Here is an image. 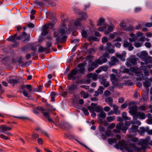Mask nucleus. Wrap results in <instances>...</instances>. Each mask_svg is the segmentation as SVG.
Wrapping results in <instances>:
<instances>
[{
  "mask_svg": "<svg viewBox=\"0 0 152 152\" xmlns=\"http://www.w3.org/2000/svg\"><path fill=\"white\" fill-rule=\"evenodd\" d=\"M85 71L84 67H82L78 69H73L68 74V79L69 80H73L78 79L81 75L85 74Z\"/></svg>",
  "mask_w": 152,
  "mask_h": 152,
  "instance_id": "obj_1",
  "label": "nucleus"
},
{
  "mask_svg": "<svg viewBox=\"0 0 152 152\" xmlns=\"http://www.w3.org/2000/svg\"><path fill=\"white\" fill-rule=\"evenodd\" d=\"M96 105H91V106H88L87 107V108L89 110L90 112H91L92 111H94Z\"/></svg>",
  "mask_w": 152,
  "mask_h": 152,
  "instance_id": "obj_25",
  "label": "nucleus"
},
{
  "mask_svg": "<svg viewBox=\"0 0 152 152\" xmlns=\"http://www.w3.org/2000/svg\"><path fill=\"white\" fill-rule=\"evenodd\" d=\"M0 129L2 130V132L4 133H6V131L12 129L11 127H7L6 125L0 126Z\"/></svg>",
  "mask_w": 152,
  "mask_h": 152,
  "instance_id": "obj_16",
  "label": "nucleus"
},
{
  "mask_svg": "<svg viewBox=\"0 0 152 152\" xmlns=\"http://www.w3.org/2000/svg\"><path fill=\"white\" fill-rule=\"evenodd\" d=\"M117 119L118 121L120 122L118 123L116 126L117 129H121L122 132L124 133H125L127 129V128L124 126V124L123 122V119L121 117H118Z\"/></svg>",
  "mask_w": 152,
  "mask_h": 152,
  "instance_id": "obj_6",
  "label": "nucleus"
},
{
  "mask_svg": "<svg viewBox=\"0 0 152 152\" xmlns=\"http://www.w3.org/2000/svg\"><path fill=\"white\" fill-rule=\"evenodd\" d=\"M45 51H46L47 52V48H43L42 46H40L39 47L38 50L39 53L43 52Z\"/></svg>",
  "mask_w": 152,
  "mask_h": 152,
  "instance_id": "obj_32",
  "label": "nucleus"
},
{
  "mask_svg": "<svg viewBox=\"0 0 152 152\" xmlns=\"http://www.w3.org/2000/svg\"><path fill=\"white\" fill-rule=\"evenodd\" d=\"M135 74V75L137 76H142L143 75L142 73H141L140 71H138V70L136 72Z\"/></svg>",
  "mask_w": 152,
  "mask_h": 152,
  "instance_id": "obj_56",
  "label": "nucleus"
},
{
  "mask_svg": "<svg viewBox=\"0 0 152 152\" xmlns=\"http://www.w3.org/2000/svg\"><path fill=\"white\" fill-rule=\"evenodd\" d=\"M88 109H86V108L82 107V108L81 110L83 111L84 114L86 115H88L89 113L88 111Z\"/></svg>",
  "mask_w": 152,
  "mask_h": 152,
  "instance_id": "obj_35",
  "label": "nucleus"
},
{
  "mask_svg": "<svg viewBox=\"0 0 152 152\" xmlns=\"http://www.w3.org/2000/svg\"><path fill=\"white\" fill-rule=\"evenodd\" d=\"M31 48V50L33 51H36L37 47L34 44H31L30 45Z\"/></svg>",
  "mask_w": 152,
  "mask_h": 152,
  "instance_id": "obj_49",
  "label": "nucleus"
},
{
  "mask_svg": "<svg viewBox=\"0 0 152 152\" xmlns=\"http://www.w3.org/2000/svg\"><path fill=\"white\" fill-rule=\"evenodd\" d=\"M52 45V44L51 42H48L47 43V47L46 48H47V53H49L50 52V48L51 47Z\"/></svg>",
  "mask_w": 152,
  "mask_h": 152,
  "instance_id": "obj_29",
  "label": "nucleus"
},
{
  "mask_svg": "<svg viewBox=\"0 0 152 152\" xmlns=\"http://www.w3.org/2000/svg\"><path fill=\"white\" fill-rule=\"evenodd\" d=\"M23 95L26 97H29L30 96L28 94L25 90H24L23 92Z\"/></svg>",
  "mask_w": 152,
  "mask_h": 152,
  "instance_id": "obj_51",
  "label": "nucleus"
},
{
  "mask_svg": "<svg viewBox=\"0 0 152 152\" xmlns=\"http://www.w3.org/2000/svg\"><path fill=\"white\" fill-rule=\"evenodd\" d=\"M17 35V33H16L12 36H10V37L7 39V40L9 41H10L13 42H15L16 41L15 37Z\"/></svg>",
  "mask_w": 152,
  "mask_h": 152,
  "instance_id": "obj_21",
  "label": "nucleus"
},
{
  "mask_svg": "<svg viewBox=\"0 0 152 152\" xmlns=\"http://www.w3.org/2000/svg\"><path fill=\"white\" fill-rule=\"evenodd\" d=\"M105 100L106 102L111 104L113 101V99L111 97H109L105 98Z\"/></svg>",
  "mask_w": 152,
  "mask_h": 152,
  "instance_id": "obj_39",
  "label": "nucleus"
},
{
  "mask_svg": "<svg viewBox=\"0 0 152 152\" xmlns=\"http://www.w3.org/2000/svg\"><path fill=\"white\" fill-rule=\"evenodd\" d=\"M143 61L147 64L148 63L152 62V57L150 56H146L143 59Z\"/></svg>",
  "mask_w": 152,
  "mask_h": 152,
  "instance_id": "obj_23",
  "label": "nucleus"
},
{
  "mask_svg": "<svg viewBox=\"0 0 152 152\" xmlns=\"http://www.w3.org/2000/svg\"><path fill=\"white\" fill-rule=\"evenodd\" d=\"M110 94V92L108 90H106L104 92V94L106 96H109Z\"/></svg>",
  "mask_w": 152,
  "mask_h": 152,
  "instance_id": "obj_58",
  "label": "nucleus"
},
{
  "mask_svg": "<svg viewBox=\"0 0 152 152\" xmlns=\"http://www.w3.org/2000/svg\"><path fill=\"white\" fill-rule=\"evenodd\" d=\"M82 93H83V96L84 98H87L88 97L89 94L88 93L84 92H82Z\"/></svg>",
  "mask_w": 152,
  "mask_h": 152,
  "instance_id": "obj_53",
  "label": "nucleus"
},
{
  "mask_svg": "<svg viewBox=\"0 0 152 152\" xmlns=\"http://www.w3.org/2000/svg\"><path fill=\"white\" fill-rule=\"evenodd\" d=\"M58 126L61 129L66 130L69 128V125L67 123L63 121H61L59 123Z\"/></svg>",
  "mask_w": 152,
  "mask_h": 152,
  "instance_id": "obj_10",
  "label": "nucleus"
},
{
  "mask_svg": "<svg viewBox=\"0 0 152 152\" xmlns=\"http://www.w3.org/2000/svg\"><path fill=\"white\" fill-rule=\"evenodd\" d=\"M135 116L137 117H139L141 119H144L146 117V115L144 113L140 112H137Z\"/></svg>",
  "mask_w": 152,
  "mask_h": 152,
  "instance_id": "obj_18",
  "label": "nucleus"
},
{
  "mask_svg": "<svg viewBox=\"0 0 152 152\" xmlns=\"http://www.w3.org/2000/svg\"><path fill=\"white\" fill-rule=\"evenodd\" d=\"M48 33V31L42 29V32L41 34L43 36H45L47 35Z\"/></svg>",
  "mask_w": 152,
  "mask_h": 152,
  "instance_id": "obj_62",
  "label": "nucleus"
},
{
  "mask_svg": "<svg viewBox=\"0 0 152 152\" xmlns=\"http://www.w3.org/2000/svg\"><path fill=\"white\" fill-rule=\"evenodd\" d=\"M77 86L76 85H73L71 86H68L67 89L68 90L69 93L70 94H74V91L76 89Z\"/></svg>",
  "mask_w": 152,
  "mask_h": 152,
  "instance_id": "obj_13",
  "label": "nucleus"
},
{
  "mask_svg": "<svg viewBox=\"0 0 152 152\" xmlns=\"http://www.w3.org/2000/svg\"><path fill=\"white\" fill-rule=\"evenodd\" d=\"M100 68L101 69L102 71H106L107 69V67L106 66H103L100 67Z\"/></svg>",
  "mask_w": 152,
  "mask_h": 152,
  "instance_id": "obj_60",
  "label": "nucleus"
},
{
  "mask_svg": "<svg viewBox=\"0 0 152 152\" xmlns=\"http://www.w3.org/2000/svg\"><path fill=\"white\" fill-rule=\"evenodd\" d=\"M124 101V98L123 97H121L118 99V102L120 103H122Z\"/></svg>",
  "mask_w": 152,
  "mask_h": 152,
  "instance_id": "obj_63",
  "label": "nucleus"
},
{
  "mask_svg": "<svg viewBox=\"0 0 152 152\" xmlns=\"http://www.w3.org/2000/svg\"><path fill=\"white\" fill-rule=\"evenodd\" d=\"M106 60L102 58H99L94 62L93 61H90L88 63V70L89 72L93 71L94 69L97 67L98 64H102L105 62Z\"/></svg>",
  "mask_w": 152,
  "mask_h": 152,
  "instance_id": "obj_3",
  "label": "nucleus"
},
{
  "mask_svg": "<svg viewBox=\"0 0 152 152\" xmlns=\"http://www.w3.org/2000/svg\"><path fill=\"white\" fill-rule=\"evenodd\" d=\"M125 150L128 152H133L134 150L139 152L141 151V148L136 146L135 143H130L127 145Z\"/></svg>",
  "mask_w": 152,
  "mask_h": 152,
  "instance_id": "obj_4",
  "label": "nucleus"
},
{
  "mask_svg": "<svg viewBox=\"0 0 152 152\" xmlns=\"http://www.w3.org/2000/svg\"><path fill=\"white\" fill-rule=\"evenodd\" d=\"M110 78L111 81L112 82V83L114 86H118V83L116 82L117 81V79L116 78L114 74H113L110 75Z\"/></svg>",
  "mask_w": 152,
  "mask_h": 152,
  "instance_id": "obj_14",
  "label": "nucleus"
},
{
  "mask_svg": "<svg viewBox=\"0 0 152 152\" xmlns=\"http://www.w3.org/2000/svg\"><path fill=\"white\" fill-rule=\"evenodd\" d=\"M129 113L132 115H135L137 114V105H133L132 107H129Z\"/></svg>",
  "mask_w": 152,
  "mask_h": 152,
  "instance_id": "obj_12",
  "label": "nucleus"
},
{
  "mask_svg": "<svg viewBox=\"0 0 152 152\" xmlns=\"http://www.w3.org/2000/svg\"><path fill=\"white\" fill-rule=\"evenodd\" d=\"M7 81L9 83L13 84L18 83L19 81V80L17 79H14L11 78H10Z\"/></svg>",
  "mask_w": 152,
  "mask_h": 152,
  "instance_id": "obj_22",
  "label": "nucleus"
},
{
  "mask_svg": "<svg viewBox=\"0 0 152 152\" xmlns=\"http://www.w3.org/2000/svg\"><path fill=\"white\" fill-rule=\"evenodd\" d=\"M97 38L94 36H90L88 39V40L89 41H97Z\"/></svg>",
  "mask_w": 152,
  "mask_h": 152,
  "instance_id": "obj_34",
  "label": "nucleus"
},
{
  "mask_svg": "<svg viewBox=\"0 0 152 152\" xmlns=\"http://www.w3.org/2000/svg\"><path fill=\"white\" fill-rule=\"evenodd\" d=\"M36 109L38 111H40L43 114V115L48 120V121L50 122L53 123V121L50 118V116L49 113H50L52 111L55 110V108H53L50 106L48 105V107L46 108H44L42 107L38 106Z\"/></svg>",
  "mask_w": 152,
  "mask_h": 152,
  "instance_id": "obj_2",
  "label": "nucleus"
},
{
  "mask_svg": "<svg viewBox=\"0 0 152 152\" xmlns=\"http://www.w3.org/2000/svg\"><path fill=\"white\" fill-rule=\"evenodd\" d=\"M67 33V28L65 26L64 23H63V26L61 27L60 29V33L61 34V35L65 34H66Z\"/></svg>",
  "mask_w": 152,
  "mask_h": 152,
  "instance_id": "obj_15",
  "label": "nucleus"
},
{
  "mask_svg": "<svg viewBox=\"0 0 152 152\" xmlns=\"http://www.w3.org/2000/svg\"><path fill=\"white\" fill-rule=\"evenodd\" d=\"M106 114L105 113L102 112L98 115V117L100 118H104L106 117Z\"/></svg>",
  "mask_w": 152,
  "mask_h": 152,
  "instance_id": "obj_40",
  "label": "nucleus"
},
{
  "mask_svg": "<svg viewBox=\"0 0 152 152\" xmlns=\"http://www.w3.org/2000/svg\"><path fill=\"white\" fill-rule=\"evenodd\" d=\"M140 55L144 57H146L148 55V53L145 51H143L141 52Z\"/></svg>",
  "mask_w": 152,
  "mask_h": 152,
  "instance_id": "obj_55",
  "label": "nucleus"
},
{
  "mask_svg": "<svg viewBox=\"0 0 152 152\" xmlns=\"http://www.w3.org/2000/svg\"><path fill=\"white\" fill-rule=\"evenodd\" d=\"M24 38H25V39L23 40V42H25L29 41L30 39V34H27L25 31H24L21 35L16 37V39L17 40H19Z\"/></svg>",
  "mask_w": 152,
  "mask_h": 152,
  "instance_id": "obj_7",
  "label": "nucleus"
},
{
  "mask_svg": "<svg viewBox=\"0 0 152 152\" xmlns=\"http://www.w3.org/2000/svg\"><path fill=\"white\" fill-rule=\"evenodd\" d=\"M65 135L66 136L67 138L69 139H72L74 138V136L72 135L69 134H65Z\"/></svg>",
  "mask_w": 152,
  "mask_h": 152,
  "instance_id": "obj_52",
  "label": "nucleus"
},
{
  "mask_svg": "<svg viewBox=\"0 0 152 152\" xmlns=\"http://www.w3.org/2000/svg\"><path fill=\"white\" fill-rule=\"evenodd\" d=\"M81 15V20H85L87 18V16L86 13L82 12L80 14Z\"/></svg>",
  "mask_w": 152,
  "mask_h": 152,
  "instance_id": "obj_33",
  "label": "nucleus"
},
{
  "mask_svg": "<svg viewBox=\"0 0 152 152\" xmlns=\"http://www.w3.org/2000/svg\"><path fill=\"white\" fill-rule=\"evenodd\" d=\"M138 104V103H136L135 102H134L133 101H131L129 102V100H127L126 101L125 103L124 104Z\"/></svg>",
  "mask_w": 152,
  "mask_h": 152,
  "instance_id": "obj_31",
  "label": "nucleus"
},
{
  "mask_svg": "<svg viewBox=\"0 0 152 152\" xmlns=\"http://www.w3.org/2000/svg\"><path fill=\"white\" fill-rule=\"evenodd\" d=\"M130 36L132 37L131 38H129V39L130 42H134L137 39V37L136 36H134V34H130Z\"/></svg>",
  "mask_w": 152,
  "mask_h": 152,
  "instance_id": "obj_28",
  "label": "nucleus"
},
{
  "mask_svg": "<svg viewBox=\"0 0 152 152\" xmlns=\"http://www.w3.org/2000/svg\"><path fill=\"white\" fill-rule=\"evenodd\" d=\"M88 32H89L88 30H87L86 31L84 30H82L81 34L82 37L85 38L87 37L89 34Z\"/></svg>",
  "mask_w": 152,
  "mask_h": 152,
  "instance_id": "obj_24",
  "label": "nucleus"
},
{
  "mask_svg": "<svg viewBox=\"0 0 152 152\" xmlns=\"http://www.w3.org/2000/svg\"><path fill=\"white\" fill-rule=\"evenodd\" d=\"M136 57L135 56H132L127 60L126 63V65L127 66H130L136 65L137 63Z\"/></svg>",
  "mask_w": 152,
  "mask_h": 152,
  "instance_id": "obj_8",
  "label": "nucleus"
},
{
  "mask_svg": "<svg viewBox=\"0 0 152 152\" xmlns=\"http://www.w3.org/2000/svg\"><path fill=\"white\" fill-rule=\"evenodd\" d=\"M144 86L146 88H148L151 86V84L150 82L147 80L143 83Z\"/></svg>",
  "mask_w": 152,
  "mask_h": 152,
  "instance_id": "obj_41",
  "label": "nucleus"
},
{
  "mask_svg": "<svg viewBox=\"0 0 152 152\" xmlns=\"http://www.w3.org/2000/svg\"><path fill=\"white\" fill-rule=\"evenodd\" d=\"M67 38L66 36L61 35L57 38L56 39V43L58 44L59 42L64 43L66 41Z\"/></svg>",
  "mask_w": 152,
  "mask_h": 152,
  "instance_id": "obj_11",
  "label": "nucleus"
},
{
  "mask_svg": "<svg viewBox=\"0 0 152 152\" xmlns=\"http://www.w3.org/2000/svg\"><path fill=\"white\" fill-rule=\"evenodd\" d=\"M81 20L80 18H79L74 22L75 26L76 27H79L80 28H81L82 27V24L80 23Z\"/></svg>",
  "mask_w": 152,
  "mask_h": 152,
  "instance_id": "obj_20",
  "label": "nucleus"
},
{
  "mask_svg": "<svg viewBox=\"0 0 152 152\" xmlns=\"http://www.w3.org/2000/svg\"><path fill=\"white\" fill-rule=\"evenodd\" d=\"M140 132L141 134H143L145 132H147V129H146V127L145 129L143 127H140Z\"/></svg>",
  "mask_w": 152,
  "mask_h": 152,
  "instance_id": "obj_42",
  "label": "nucleus"
},
{
  "mask_svg": "<svg viewBox=\"0 0 152 152\" xmlns=\"http://www.w3.org/2000/svg\"><path fill=\"white\" fill-rule=\"evenodd\" d=\"M104 90V88L102 86H99L97 91L98 92L99 94H101L103 93Z\"/></svg>",
  "mask_w": 152,
  "mask_h": 152,
  "instance_id": "obj_37",
  "label": "nucleus"
},
{
  "mask_svg": "<svg viewBox=\"0 0 152 152\" xmlns=\"http://www.w3.org/2000/svg\"><path fill=\"white\" fill-rule=\"evenodd\" d=\"M26 88L28 90L29 92H31L32 90V86L31 85H27L26 86Z\"/></svg>",
  "mask_w": 152,
  "mask_h": 152,
  "instance_id": "obj_43",
  "label": "nucleus"
},
{
  "mask_svg": "<svg viewBox=\"0 0 152 152\" xmlns=\"http://www.w3.org/2000/svg\"><path fill=\"white\" fill-rule=\"evenodd\" d=\"M32 139L34 140H36L39 137V135L37 133H33L32 135Z\"/></svg>",
  "mask_w": 152,
  "mask_h": 152,
  "instance_id": "obj_47",
  "label": "nucleus"
},
{
  "mask_svg": "<svg viewBox=\"0 0 152 152\" xmlns=\"http://www.w3.org/2000/svg\"><path fill=\"white\" fill-rule=\"evenodd\" d=\"M113 26H110L108 27L107 30L109 32H111L113 31Z\"/></svg>",
  "mask_w": 152,
  "mask_h": 152,
  "instance_id": "obj_64",
  "label": "nucleus"
},
{
  "mask_svg": "<svg viewBox=\"0 0 152 152\" xmlns=\"http://www.w3.org/2000/svg\"><path fill=\"white\" fill-rule=\"evenodd\" d=\"M102 107H101L99 106H97L96 107V108L94 110V111H95L97 113H99L102 110Z\"/></svg>",
  "mask_w": 152,
  "mask_h": 152,
  "instance_id": "obj_44",
  "label": "nucleus"
},
{
  "mask_svg": "<svg viewBox=\"0 0 152 152\" xmlns=\"http://www.w3.org/2000/svg\"><path fill=\"white\" fill-rule=\"evenodd\" d=\"M134 46L137 48H139L141 46V44L137 42H135L134 44Z\"/></svg>",
  "mask_w": 152,
  "mask_h": 152,
  "instance_id": "obj_61",
  "label": "nucleus"
},
{
  "mask_svg": "<svg viewBox=\"0 0 152 152\" xmlns=\"http://www.w3.org/2000/svg\"><path fill=\"white\" fill-rule=\"evenodd\" d=\"M115 118L113 116H109L107 118V120L108 122H110L111 121H113L115 119Z\"/></svg>",
  "mask_w": 152,
  "mask_h": 152,
  "instance_id": "obj_45",
  "label": "nucleus"
},
{
  "mask_svg": "<svg viewBox=\"0 0 152 152\" xmlns=\"http://www.w3.org/2000/svg\"><path fill=\"white\" fill-rule=\"evenodd\" d=\"M131 44L129 43L127 41H125L124 42L123 46L125 48L128 47Z\"/></svg>",
  "mask_w": 152,
  "mask_h": 152,
  "instance_id": "obj_50",
  "label": "nucleus"
},
{
  "mask_svg": "<svg viewBox=\"0 0 152 152\" xmlns=\"http://www.w3.org/2000/svg\"><path fill=\"white\" fill-rule=\"evenodd\" d=\"M29 45H30L29 44H28L27 45V46H25L22 48L21 50L23 51H26L27 50H28V46Z\"/></svg>",
  "mask_w": 152,
  "mask_h": 152,
  "instance_id": "obj_54",
  "label": "nucleus"
},
{
  "mask_svg": "<svg viewBox=\"0 0 152 152\" xmlns=\"http://www.w3.org/2000/svg\"><path fill=\"white\" fill-rule=\"evenodd\" d=\"M122 117L125 120H130L131 118L127 116V114L125 112H123L122 114Z\"/></svg>",
  "mask_w": 152,
  "mask_h": 152,
  "instance_id": "obj_30",
  "label": "nucleus"
},
{
  "mask_svg": "<svg viewBox=\"0 0 152 152\" xmlns=\"http://www.w3.org/2000/svg\"><path fill=\"white\" fill-rule=\"evenodd\" d=\"M56 94L54 92H52L50 94L51 97V100L52 102H54L55 101V97L56 95Z\"/></svg>",
  "mask_w": 152,
  "mask_h": 152,
  "instance_id": "obj_38",
  "label": "nucleus"
},
{
  "mask_svg": "<svg viewBox=\"0 0 152 152\" xmlns=\"http://www.w3.org/2000/svg\"><path fill=\"white\" fill-rule=\"evenodd\" d=\"M117 140L115 138H108V142L109 144H111L112 143H115L117 142Z\"/></svg>",
  "mask_w": 152,
  "mask_h": 152,
  "instance_id": "obj_26",
  "label": "nucleus"
},
{
  "mask_svg": "<svg viewBox=\"0 0 152 152\" xmlns=\"http://www.w3.org/2000/svg\"><path fill=\"white\" fill-rule=\"evenodd\" d=\"M138 128V126L134 125H132L131 128H130L129 130V133H131L132 132H136L137 131Z\"/></svg>",
  "mask_w": 152,
  "mask_h": 152,
  "instance_id": "obj_19",
  "label": "nucleus"
},
{
  "mask_svg": "<svg viewBox=\"0 0 152 152\" xmlns=\"http://www.w3.org/2000/svg\"><path fill=\"white\" fill-rule=\"evenodd\" d=\"M75 140L77 142H78L79 144H80V145H82V146H83L85 147V148H86L87 149H89V150L90 149V148L88 147H87V146H86L85 144H84L82 143H81V142H80L79 140H77L76 139H75Z\"/></svg>",
  "mask_w": 152,
  "mask_h": 152,
  "instance_id": "obj_48",
  "label": "nucleus"
},
{
  "mask_svg": "<svg viewBox=\"0 0 152 152\" xmlns=\"http://www.w3.org/2000/svg\"><path fill=\"white\" fill-rule=\"evenodd\" d=\"M111 63L113 64H115L116 63L118 62V59L115 56L111 57Z\"/></svg>",
  "mask_w": 152,
  "mask_h": 152,
  "instance_id": "obj_27",
  "label": "nucleus"
},
{
  "mask_svg": "<svg viewBox=\"0 0 152 152\" xmlns=\"http://www.w3.org/2000/svg\"><path fill=\"white\" fill-rule=\"evenodd\" d=\"M48 25H49L47 24L44 25L43 26L42 29L44 30H45L48 31V29L49 28H50L49 27V26Z\"/></svg>",
  "mask_w": 152,
  "mask_h": 152,
  "instance_id": "obj_57",
  "label": "nucleus"
},
{
  "mask_svg": "<svg viewBox=\"0 0 152 152\" xmlns=\"http://www.w3.org/2000/svg\"><path fill=\"white\" fill-rule=\"evenodd\" d=\"M105 21L102 18H100L99 19L97 25L98 26H100L102 25Z\"/></svg>",
  "mask_w": 152,
  "mask_h": 152,
  "instance_id": "obj_36",
  "label": "nucleus"
},
{
  "mask_svg": "<svg viewBox=\"0 0 152 152\" xmlns=\"http://www.w3.org/2000/svg\"><path fill=\"white\" fill-rule=\"evenodd\" d=\"M130 70L134 73H135L137 70L134 67H132L130 68Z\"/></svg>",
  "mask_w": 152,
  "mask_h": 152,
  "instance_id": "obj_59",
  "label": "nucleus"
},
{
  "mask_svg": "<svg viewBox=\"0 0 152 152\" xmlns=\"http://www.w3.org/2000/svg\"><path fill=\"white\" fill-rule=\"evenodd\" d=\"M104 50L105 53L103 54L102 56H101L99 58H102L103 59H104L106 60V61L104 63H106L107 61V58H109V55L110 54H112L114 53L115 52V50L113 48H110L108 47H106L104 48Z\"/></svg>",
  "mask_w": 152,
  "mask_h": 152,
  "instance_id": "obj_5",
  "label": "nucleus"
},
{
  "mask_svg": "<svg viewBox=\"0 0 152 152\" xmlns=\"http://www.w3.org/2000/svg\"><path fill=\"white\" fill-rule=\"evenodd\" d=\"M100 83L105 87H107L109 86V83L104 78H102L100 80Z\"/></svg>",
  "mask_w": 152,
  "mask_h": 152,
  "instance_id": "obj_17",
  "label": "nucleus"
},
{
  "mask_svg": "<svg viewBox=\"0 0 152 152\" xmlns=\"http://www.w3.org/2000/svg\"><path fill=\"white\" fill-rule=\"evenodd\" d=\"M127 144L126 143L125 141L122 140L121 141H119L115 145V147L117 149H119L120 147L124 148L125 149Z\"/></svg>",
  "mask_w": 152,
  "mask_h": 152,
  "instance_id": "obj_9",
  "label": "nucleus"
},
{
  "mask_svg": "<svg viewBox=\"0 0 152 152\" xmlns=\"http://www.w3.org/2000/svg\"><path fill=\"white\" fill-rule=\"evenodd\" d=\"M118 34L117 32H113L110 34V37L111 39H113Z\"/></svg>",
  "mask_w": 152,
  "mask_h": 152,
  "instance_id": "obj_46",
  "label": "nucleus"
}]
</instances>
